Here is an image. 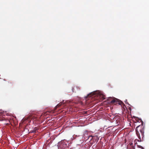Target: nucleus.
Wrapping results in <instances>:
<instances>
[{
    "instance_id": "f257e3e1",
    "label": "nucleus",
    "mask_w": 149,
    "mask_h": 149,
    "mask_svg": "<svg viewBox=\"0 0 149 149\" xmlns=\"http://www.w3.org/2000/svg\"><path fill=\"white\" fill-rule=\"evenodd\" d=\"M144 127L143 125H139L136 128V134L139 139L141 140V136L143 138L144 136Z\"/></svg>"
},
{
    "instance_id": "0eeeda50",
    "label": "nucleus",
    "mask_w": 149,
    "mask_h": 149,
    "mask_svg": "<svg viewBox=\"0 0 149 149\" xmlns=\"http://www.w3.org/2000/svg\"><path fill=\"white\" fill-rule=\"evenodd\" d=\"M137 120V121L139 122V123L141 122V125L143 126V122L141 119H140L139 118H138L137 120Z\"/></svg>"
},
{
    "instance_id": "20e7f679",
    "label": "nucleus",
    "mask_w": 149,
    "mask_h": 149,
    "mask_svg": "<svg viewBox=\"0 0 149 149\" xmlns=\"http://www.w3.org/2000/svg\"><path fill=\"white\" fill-rule=\"evenodd\" d=\"M79 88H78L76 86H74L72 88V90L73 92H76L78 89H79Z\"/></svg>"
},
{
    "instance_id": "f03ea898",
    "label": "nucleus",
    "mask_w": 149,
    "mask_h": 149,
    "mask_svg": "<svg viewBox=\"0 0 149 149\" xmlns=\"http://www.w3.org/2000/svg\"><path fill=\"white\" fill-rule=\"evenodd\" d=\"M58 149H67L68 148L67 142L65 141H61L58 144Z\"/></svg>"
},
{
    "instance_id": "7ed1b4c3",
    "label": "nucleus",
    "mask_w": 149,
    "mask_h": 149,
    "mask_svg": "<svg viewBox=\"0 0 149 149\" xmlns=\"http://www.w3.org/2000/svg\"><path fill=\"white\" fill-rule=\"evenodd\" d=\"M111 103L114 104L116 105L118 104L121 105L122 104H123V103L122 101L115 98H114L111 101Z\"/></svg>"
},
{
    "instance_id": "9d476101",
    "label": "nucleus",
    "mask_w": 149,
    "mask_h": 149,
    "mask_svg": "<svg viewBox=\"0 0 149 149\" xmlns=\"http://www.w3.org/2000/svg\"><path fill=\"white\" fill-rule=\"evenodd\" d=\"M139 148H143H143L142 146H139Z\"/></svg>"
},
{
    "instance_id": "1a4fd4ad",
    "label": "nucleus",
    "mask_w": 149,
    "mask_h": 149,
    "mask_svg": "<svg viewBox=\"0 0 149 149\" xmlns=\"http://www.w3.org/2000/svg\"><path fill=\"white\" fill-rule=\"evenodd\" d=\"M62 102H60L56 106V108L58 107H60L61 105H62Z\"/></svg>"
},
{
    "instance_id": "6e6552de",
    "label": "nucleus",
    "mask_w": 149,
    "mask_h": 149,
    "mask_svg": "<svg viewBox=\"0 0 149 149\" xmlns=\"http://www.w3.org/2000/svg\"><path fill=\"white\" fill-rule=\"evenodd\" d=\"M114 98H112L111 97H109L108 98V99L107 100L109 102V103H111V101L112 100H113V99Z\"/></svg>"
},
{
    "instance_id": "423d86ee",
    "label": "nucleus",
    "mask_w": 149,
    "mask_h": 149,
    "mask_svg": "<svg viewBox=\"0 0 149 149\" xmlns=\"http://www.w3.org/2000/svg\"><path fill=\"white\" fill-rule=\"evenodd\" d=\"M94 95V93H91L90 94H88L87 96L86 97V98H87L88 97H91L92 96Z\"/></svg>"
},
{
    "instance_id": "39448f33",
    "label": "nucleus",
    "mask_w": 149,
    "mask_h": 149,
    "mask_svg": "<svg viewBox=\"0 0 149 149\" xmlns=\"http://www.w3.org/2000/svg\"><path fill=\"white\" fill-rule=\"evenodd\" d=\"M38 130V129L37 127H35L33 129L31 130L30 132V133H34L36 131Z\"/></svg>"
}]
</instances>
